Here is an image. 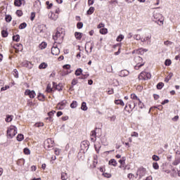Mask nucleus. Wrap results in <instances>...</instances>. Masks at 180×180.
Listing matches in <instances>:
<instances>
[{"label":"nucleus","instance_id":"nucleus-1","mask_svg":"<svg viewBox=\"0 0 180 180\" xmlns=\"http://www.w3.org/2000/svg\"><path fill=\"white\" fill-rule=\"evenodd\" d=\"M64 36H65V30L61 27H59L57 28L56 32L53 34V39L55 41H57V40L59 41H63Z\"/></svg>","mask_w":180,"mask_h":180},{"label":"nucleus","instance_id":"nucleus-2","mask_svg":"<svg viewBox=\"0 0 180 180\" xmlns=\"http://www.w3.org/2000/svg\"><path fill=\"white\" fill-rule=\"evenodd\" d=\"M18 134V128L13 125L10 126L7 130V136L8 139H13Z\"/></svg>","mask_w":180,"mask_h":180},{"label":"nucleus","instance_id":"nucleus-3","mask_svg":"<svg viewBox=\"0 0 180 180\" xmlns=\"http://www.w3.org/2000/svg\"><path fill=\"white\" fill-rule=\"evenodd\" d=\"M151 79V73L147 72H141L139 75V79L147 81Z\"/></svg>","mask_w":180,"mask_h":180},{"label":"nucleus","instance_id":"nucleus-4","mask_svg":"<svg viewBox=\"0 0 180 180\" xmlns=\"http://www.w3.org/2000/svg\"><path fill=\"white\" fill-rule=\"evenodd\" d=\"M135 62L137 63L136 65L134 67L135 70H140L143 65H144V63H143V58L140 56H137L134 58Z\"/></svg>","mask_w":180,"mask_h":180},{"label":"nucleus","instance_id":"nucleus-5","mask_svg":"<svg viewBox=\"0 0 180 180\" xmlns=\"http://www.w3.org/2000/svg\"><path fill=\"white\" fill-rule=\"evenodd\" d=\"M44 146L45 148H47V150H50L54 146V141L52 139H48L45 141Z\"/></svg>","mask_w":180,"mask_h":180},{"label":"nucleus","instance_id":"nucleus-6","mask_svg":"<svg viewBox=\"0 0 180 180\" xmlns=\"http://www.w3.org/2000/svg\"><path fill=\"white\" fill-rule=\"evenodd\" d=\"M51 54H53V56H58V54H60V49L56 44H53L51 48Z\"/></svg>","mask_w":180,"mask_h":180},{"label":"nucleus","instance_id":"nucleus-7","mask_svg":"<svg viewBox=\"0 0 180 180\" xmlns=\"http://www.w3.org/2000/svg\"><path fill=\"white\" fill-rule=\"evenodd\" d=\"M81 148H82V150H88V148H89V141H83L81 143Z\"/></svg>","mask_w":180,"mask_h":180},{"label":"nucleus","instance_id":"nucleus-8","mask_svg":"<svg viewBox=\"0 0 180 180\" xmlns=\"http://www.w3.org/2000/svg\"><path fill=\"white\" fill-rule=\"evenodd\" d=\"M146 170L145 168H140L136 173V175H139V178H143L146 175Z\"/></svg>","mask_w":180,"mask_h":180},{"label":"nucleus","instance_id":"nucleus-9","mask_svg":"<svg viewBox=\"0 0 180 180\" xmlns=\"http://www.w3.org/2000/svg\"><path fill=\"white\" fill-rule=\"evenodd\" d=\"M127 105L129 109H131V110H133V109H134V108H136V105H137V101H130L129 102L127 103Z\"/></svg>","mask_w":180,"mask_h":180},{"label":"nucleus","instance_id":"nucleus-10","mask_svg":"<svg viewBox=\"0 0 180 180\" xmlns=\"http://www.w3.org/2000/svg\"><path fill=\"white\" fill-rule=\"evenodd\" d=\"M21 65L22 67H25L26 68H32L33 65L32 64V63L27 61V60H25L21 63Z\"/></svg>","mask_w":180,"mask_h":180},{"label":"nucleus","instance_id":"nucleus-11","mask_svg":"<svg viewBox=\"0 0 180 180\" xmlns=\"http://www.w3.org/2000/svg\"><path fill=\"white\" fill-rule=\"evenodd\" d=\"M25 95H27L28 96H30V98H34V96H36V93L34 92V91H30V90H26L25 92Z\"/></svg>","mask_w":180,"mask_h":180},{"label":"nucleus","instance_id":"nucleus-12","mask_svg":"<svg viewBox=\"0 0 180 180\" xmlns=\"http://www.w3.org/2000/svg\"><path fill=\"white\" fill-rule=\"evenodd\" d=\"M90 136H91V141H92V143H95L96 141V131L95 130L91 131Z\"/></svg>","mask_w":180,"mask_h":180},{"label":"nucleus","instance_id":"nucleus-13","mask_svg":"<svg viewBox=\"0 0 180 180\" xmlns=\"http://www.w3.org/2000/svg\"><path fill=\"white\" fill-rule=\"evenodd\" d=\"M141 41H142V43H144V41H148L147 44H151V35L149 34L145 38H141Z\"/></svg>","mask_w":180,"mask_h":180},{"label":"nucleus","instance_id":"nucleus-14","mask_svg":"<svg viewBox=\"0 0 180 180\" xmlns=\"http://www.w3.org/2000/svg\"><path fill=\"white\" fill-rule=\"evenodd\" d=\"M49 18L51 20H56V19H58V14H56L53 12L49 13Z\"/></svg>","mask_w":180,"mask_h":180},{"label":"nucleus","instance_id":"nucleus-15","mask_svg":"<svg viewBox=\"0 0 180 180\" xmlns=\"http://www.w3.org/2000/svg\"><path fill=\"white\" fill-rule=\"evenodd\" d=\"M66 103H67V101H61L57 105L58 109H59L60 110H63V109H64V108H65Z\"/></svg>","mask_w":180,"mask_h":180},{"label":"nucleus","instance_id":"nucleus-16","mask_svg":"<svg viewBox=\"0 0 180 180\" xmlns=\"http://www.w3.org/2000/svg\"><path fill=\"white\" fill-rule=\"evenodd\" d=\"M129 74L130 72L127 70H123L119 72V76L122 77H127V75H129Z\"/></svg>","mask_w":180,"mask_h":180},{"label":"nucleus","instance_id":"nucleus-17","mask_svg":"<svg viewBox=\"0 0 180 180\" xmlns=\"http://www.w3.org/2000/svg\"><path fill=\"white\" fill-rule=\"evenodd\" d=\"M131 99L132 101H135L136 102H139V105L141 103V101L140 100V98H139V97H137V95L134 94H131Z\"/></svg>","mask_w":180,"mask_h":180},{"label":"nucleus","instance_id":"nucleus-18","mask_svg":"<svg viewBox=\"0 0 180 180\" xmlns=\"http://www.w3.org/2000/svg\"><path fill=\"white\" fill-rule=\"evenodd\" d=\"M83 34L82 32H75V37L77 40H81L82 39Z\"/></svg>","mask_w":180,"mask_h":180},{"label":"nucleus","instance_id":"nucleus-19","mask_svg":"<svg viewBox=\"0 0 180 180\" xmlns=\"http://www.w3.org/2000/svg\"><path fill=\"white\" fill-rule=\"evenodd\" d=\"M172 165L176 167V165H179L180 164V156H177L175 158V160L172 162Z\"/></svg>","mask_w":180,"mask_h":180},{"label":"nucleus","instance_id":"nucleus-20","mask_svg":"<svg viewBox=\"0 0 180 180\" xmlns=\"http://www.w3.org/2000/svg\"><path fill=\"white\" fill-rule=\"evenodd\" d=\"M38 99L39 101H41V102H44V101L46 99V96L41 93H39L38 95Z\"/></svg>","mask_w":180,"mask_h":180},{"label":"nucleus","instance_id":"nucleus-21","mask_svg":"<svg viewBox=\"0 0 180 180\" xmlns=\"http://www.w3.org/2000/svg\"><path fill=\"white\" fill-rule=\"evenodd\" d=\"M47 67H48L47 63H41L39 65V70H44V69H46V68H47Z\"/></svg>","mask_w":180,"mask_h":180},{"label":"nucleus","instance_id":"nucleus-22","mask_svg":"<svg viewBox=\"0 0 180 180\" xmlns=\"http://www.w3.org/2000/svg\"><path fill=\"white\" fill-rule=\"evenodd\" d=\"M75 75H77V77H79V75H82V69L78 68L75 72Z\"/></svg>","mask_w":180,"mask_h":180},{"label":"nucleus","instance_id":"nucleus-23","mask_svg":"<svg viewBox=\"0 0 180 180\" xmlns=\"http://www.w3.org/2000/svg\"><path fill=\"white\" fill-rule=\"evenodd\" d=\"M61 179L62 180H68V174L65 172L61 173Z\"/></svg>","mask_w":180,"mask_h":180},{"label":"nucleus","instance_id":"nucleus-24","mask_svg":"<svg viewBox=\"0 0 180 180\" xmlns=\"http://www.w3.org/2000/svg\"><path fill=\"white\" fill-rule=\"evenodd\" d=\"M109 165H112L113 167H116V165H117V162H116V160L115 159H111L109 161Z\"/></svg>","mask_w":180,"mask_h":180},{"label":"nucleus","instance_id":"nucleus-25","mask_svg":"<svg viewBox=\"0 0 180 180\" xmlns=\"http://www.w3.org/2000/svg\"><path fill=\"white\" fill-rule=\"evenodd\" d=\"M173 75H174L172 73H169L165 79V82H169V80L172 78Z\"/></svg>","mask_w":180,"mask_h":180},{"label":"nucleus","instance_id":"nucleus-26","mask_svg":"<svg viewBox=\"0 0 180 180\" xmlns=\"http://www.w3.org/2000/svg\"><path fill=\"white\" fill-rule=\"evenodd\" d=\"M82 110H88V106H86V103L82 102V106H81Z\"/></svg>","mask_w":180,"mask_h":180},{"label":"nucleus","instance_id":"nucleus-27","mask_svg":"<svg viewBox=\"0 0 180 180\" xmlns=\"http://www.w3.org/2000/svg\"><path fill=\"white\" fill-rule=\"evenodd\" d=\"M13 41H19L20 40V36L19 34L13 35Z\"/></svg>","mask_w":180,"mask_h":180},{"label":"nucleus","instance_id":"nucleus-28","mask_svg":"<svg viewBox=\"0 0 180 180\" xmlns=\"http://www.w3.org/2000/svg\"><path fill=\"white\" fill-rule=\"evenodd\" d=\"M5 20L8 23L12 21V16L11 15H6Z\"/></svg>","mask_w":180,"mask_h":180},{"label":"nucleus","instance_id":"nucleus-29","mask_svg":"<svg viewBox=\"0 0 180 180\" xmlns=\"http://www.w3.org/2000/svg\"><path fill=\"white\" fill-rule=\"evenodd\" d=\"M115 105H121V106H124V102L122 100H115Z\"/></svg>","mask_w":180,"mask_h":180},{"label":"nucleus","instance_id":"nucleus-30","mask_svg":"<svg viewBox=\"0 0 180 180\" xmlns=\"http://www.w3.org/2000/svg\"><path fill=\"white\" fill-rule=\"evenodd\" d=\"M94 12H95V8L91 6L87 11V15H92V13H94Z\"/></svg>","mask_w":180,"mask_h":180},{"label":"nucleus","instance_id":"nucleus-31","mask_svg":"<svg viewBox=\"0 0 180 180\" xmlns=\"http://www.w3.org/2000/svg\"><path fill=\"white\" fill-rule=\"evenodd\" d=\"M160 18H161V15L160 13H154L153 18L155 19V20H160Z\"/></svg>","mask_w":180,"mask_h":180},{"label":"nucleus","instance_id":"nucleus-32","mask_svg":"<svg viewBox=\"0 0 180 180\" xmlns=\"http://www.w3.org/2000/svg\"><path fill=\"white\" fill-rule=\"evenodd\" d=\"M27 26V24L26 22H22L19 25V29L20 30H23V29H26V27Z\"/></svg>","mask_w":180,"mask_h":180},{"label":"nucleus","instance_id":"nucleus-33","mask_svg":"<svg viewBox=\"0 0 180 180\" xmlns=\"http://www.w3.org/2000/svg\"><path fill=\"white\" fill-rule=\"evenodd\" d=\"M77 106H78V103L75 101H72V103L70 104V108H72V109H75Z\"/></svg>","mask_w":180,"mask_h":180},{"label":"nucleus","instance_id":"nucleus-34","mask_svg":"<svg viewBox=\"0 0 180 180\" xmlns=\"http://www.w3.org/2000/svg\"><path fill=\"white\" fill-rule=\"evenodd\" d=\"M23 139H25L23 134H19L17 136V140H18V141H22L23 140Z\"/></svg>","mask_w":180,"mask_h":180},{"label":"nucleus","instance_id":"nucleus-35","mask_svg":"<svg viewBox=\"0 0 180 180\" xmlns=\"http://www.w3.org/2000/svg\"><path fill=\"white\" fill-rule=\"evenodd\" d=\"M9 34V33H8V31L4 30L1 31V36L3 37H8V35Z\"/></svg>","mask_w":180,"mask_h":180},{"label":"nucleus","instance_id":"nucleus-36","mask_svg":"<svg viewBox=\"0 0 180 180\" xmlns=\"http://www.w3.org/2000/svg\"><path fill=\"white\" fill-rule=\"evenodd\" d=\"M13 116L12 115H6V122H7V123L11 122V121L13 119Z\"/></svg>","mask_w":180,"mask_h":180},{"label":"nucleus","instance_id":"nucleus-37","mask_svg":"<svg viewBox=\"0 0 180 180\" xmlns=\"http://www.w3.org/2000/svg\"><path fill=\"white\" fill-rule=\"evenodd\" d=\"M14 5L15 6H22V2L20 0H15Z\"/></svg>","mask_w":180,"mask_h":180},{"label":"nucleus","instance_id":"nucleus-38","mask_svg":"<svg viewBox=\"0 0 180 180\" xmlns=\"http://www.w3.org/2000/svg\"><path fill=\"white\" fill-rule=\"evenodd\" d=\"M13 74L15 78H19V72H18V70L14 69Z\"/></svg>","mask_w":180,"mask_h":180},{"label":"nucleus","instance_id":"nucleus-39","mask_svg":"<svg viewBox=\"0 0 180 180\" xmlns=\"http://www.w3.org/2000/svg\"><path fill=\"white\" fill-rule=\"evenodd\" d=\"M100 33L101 34H106L108 33V29H106V28H101L100 30Z\"/></svg>","mask_w":180,"mask_h":180},{"label":"nucleus","instance_id":"nucleus-40","mask_svg":"<svg viewBox=\"0 0 180 180\" xmlns=\"http://www.w3.org/2000/svg\"><path fill=\"white\" fill-rule=\"evenodd\" d=\"M24 151V154H25V155H30V150L27 148H24L23 150Z\"/></svg>","mask_w":180,"mask_h":180},{"label":"nucleus","instance_id":"nucleus-41","mask_svg":"<svg viewBox=\"0 0 180 180\" xmlns=\"http://www.w3.org/2000/svg\"><path fill=\"white\" fill-rule=\"evenodd\" d=\"M162 88H164V83H162V82H159V83L157 84V89H162Z\"/></svg>","mask_w":180,"mask_h":180},{"label":"nucleus","instance_id":"nucleus-42","mask_svg":"<svg viewBox=\"0 0 180 180\" xmlns=\"http://www.w3.org/2000/svg\"><path fill=\"white\" fill-rule=\"evenodd\" d=\"M43 126H44L43 122H37L34 124L35 127H43Z\"/></svg>","mask_w":180,"mask_h":180},{"label":"nucleus","instance_id":"nucleus-43","mask_svg":"<svg viewBox=\"0 0 180 180\" xmlns=\"http://www.w3.org/2000/svg\"><path fill=\"white\" fill-rule=\"evenodd\" d=\"M46 5H47V9H51L53 7V3H50L49 1L46 2Z\"/></svg>","mask_w":180,"mask_h":180},{"label":"nucleus","instance_id":"nucleus-44","mask_svg":"<svg viewBox=\"0 0 180 180\" xmlns=\"http://www.w3.org/2000/svg\"><path fill=\"white\" fill-rule=\"evenodd\" d=\"M123 39H124V36L123 34H120L117 37V41H122V40H123Z\"/></svg>","mask_w":180,"mask_h":180},{"label":"nucleus","instance_id":"nucleus-45","mask_svg":"<svg viewBox=\"0 0 180 180\" xmlns=\"http://www.w3.org/2000/svg\"><path fill=\"white\" fill-rule=\"evenodd\" d=\"M48 93H50L53 91V89H51V84H49L46 86V90Z\"/></svg>","mask_w":180,"mask_h":180},{"label":"nucleus","instance_id":"nucleus-46","mask_svg":"<svg viewBox=\"0 0 180 180\" xmlns=\"http://www.w3.org/2000/svg\"><path fill=\"white\" fill-rule=\"evenodd\" d=\"M60 153H61V149H60L58 148H56L54 149V153L56 154V155H58L60 154Z\"/></svg>","mask_w":180,"mask_h":180},{"label":"nucleus","instance_id":"nucleus-47","mask_svg":"<svg viewBox=\"0 0 180 180\" xmlns=\"http://www.w3.org/2000/svg\"><path fill=\"white\" fill-rule=\"evenodd\" d=\"M153 167L154 169H159L160 165H158V162H153Z\"/></svg>","mask_w":180,"mask_h":180},{"label":"nucleus","instance_id":"nucleus-48","mask_svg":"<svg viewBox=\"0 0 180 180\" xmlns=\"http://www.w3.org/2000/svg\"><path fill=\"white\" fill-rule=\"evenodd\" d=\"M77 29H82L84 27V23L82 22H77Z\"/></svg>","mask_w":180,"mask_h":180},{"label":"nucleus","instance_id":"nucleus-49","mask_svg":"<svg viewBox=\"0 0 180 180\" xmlns=\"http://www.w3.org/2000/svg\"><path fill=\"white\" fill-rule=\"evenodd\" d=\"M46 47H47V43H46V42H42V43L40 44V49H41V50L46 49Z\"/></svg>","mask_w":180,"mask_h":180},{"label":"nucleus","instance_id":"nucleus-50","mask_svg":"<svg viewBox=\"0 0 180 180\" xmlns=\"http://www.w3.org/2000/svg\"><path fill=\"white\" fill-rule=\"evenodd\" d=\"M152 160H153V161H160V157H158L157 155H153L152 156Z\"/></svg>","mask_w":180,"mask_h":180},{"label":"nucleus","instance_id":"nucleus-51","mask_svg":"<svg viewBox=\"0 0 180 180\" xmlns=\"http://www.w3.org/2000/svg\"><path fill=\"white\" fill-rule=\"evenodd\" d=\"M68 74H71V71H68V70H63L62 72V76L64 77L65 75H68Z\"/></svg>","mask_w":180,"mask_h":180},{"label":"nucleus","instance_id":"nucleus-52","mask_svg":"<svg viewBox=\"0 0 180 180\" xmlns=\"http://www.w3.org/2000/svg\"><path fill=\"white\" fill-rule=\"evenodd\" d=\"M172 63V62L171 61V60L167 59L165 62V65L167 66H169V65H171Z\"/></svg>","mask_w":180,"mask_h":180},{"label":"nucleus","instance_id":"nucleus-53","mask_svg":"<svg viewBox=\"0 0 180 180\" xmlns=\"http://www.w3.org/2000/svg\"><path fill=\"white\" fill-rule=\"evenodd\" d=\"M16 15L19 17L22 16L23 15V12L22 10H17L16 11Z\"/></svg>","mask_w":180,"mask_h":180},{"label":"nucleus","instance_id":"nucleus-54","mask_svg":"<svg viewBox=\"0 0 180 180\" xmlns=\"http://www.w3.org/2000/svg\"><path fill=\"white\" fill-rule=\"evenodd\" d=\"M134 39H135V40H141V36L139 34H135L134 35Z\"/></svg>","mask_w":180,"mask_h":180},{"label":"nucleus","instance_id":"nucleus-55","mask_svg":"<svg viewBox=\"0 0 180 180\" xmlns=\"http://www.w3.org/2000/svg\"><path fill=\"white\" fill-rule=\"evenodd\" d=\"M34 18H36V13H31V17H30V20L33 21L34 20Z\"/></svg>","mask_w":180,"mask_h":180},{"label":"nucleus","instance_id":"nucleus-56","mask_svg":"<svg viewBox=\"0 0 180 180\" xmlns=\"http://www.w3.org/2000/svg\"><path fill=\"white\" fill-rule=\"evenodd\" d=\"M131 137H139V133L134 131L131 134Z\"/></svg>","mask_w":180,"mask_h":180},{"label":"nucleus","instance_id":"nucleus-57","mask_svg":"<svg viewBox=\"0 0 180 180\" xmlns=\"http://www.w3.org/2000/svg\"><path fill=\"white\" fill-rule=\"evenodd\" d=\"M103 175L105 176V178H111L112 174H108V173H103Z\"/></svg>","mask_w":180,"mask_h":180},{"label":"nucleus","instance_id":"nucleus-58","mask_svg":"<svg viewBox=\"0 0 180 180\" xmlns=\"http://www.w3.org/2000/svg\"><path fill=\"white\" fill-rule=\"evenodd\" d=\"M124 161H126V158L123 157L122 159H120L119 160L120 164H121L122 165H123V163L124 162Z\"/></svg>","mask_w":180,"mask_h":180},{"label":"nucleus","instance_id":"nucleus-59","mask_svg":"<svg viewBox=\"0 0 180 180\" xmlns=\"http://www.w3.org/2000/svg\"><path fill=\"white\" fill-rule=\"evenodd\" d=\"M179 120V116H178V115L174 116V117L172 119V120H173V122H178Z\"/></svg>","mask_w":180,"mask_h":180},{"label":"nucleus","instance_id":"nucleus-60","mask_svg":"<svg viewBox=\"0 0 180 180\" xmlns=\"http://www.w3.org/2000/svg\"><path fill=\"white\" fill-rule=\"evenodd\" d=\"M164 44H165V46H171V45L172 44V42L170 41H165L164 42Z\"/></svg>","mask_w":180,"mask_h":180},{"label":"nucleus","instance_id":"nucleus-61","mask_svg":"<svg viewBox=\"0 0 180 180\" xmlns=\"http://www.w3.org/2000/svg\"><path fill=\"white\" fill-rule=\"evenodd\" d=\"M76 84H78V80H77L76 79H73L72 81V86H75Z\"/></svg>","mask_w":180,"mask_h":180},{"label":"nucleus","instance_id":"nucleus-62","mask_svg":"<svg viewBox=\"0 0 180 180\" xmlns=\"http://www.w3.org/2000/svg\"><path fill=\"white\" fill-rule=\"evenodd\" d=\"M63 68H64V70H70V68H71V65H63Z\"/></svg>","mask_w":180,"mask_h":180},{"label":"nucleus","instance_id":"nucleus-63","mask_svg":"<svg viewBox=\"0 0 180 180\" xmlns=\"http://www.w3.org/2000/svg\"><path fill=\"white\" fill-rule=\"evenodd\" d=\"M9 88V86H6L4 87H1V91H6V89H8Z\"/></svg>","mask_w":180,"mask_h":180},{"label":"nucleus","instance_id":"nucleus-64","mask_svg":"<svg viewBox=\"0 0 180 180\" xmlns=\"http://www.w3.org/2000/svg\"><path fill=\"white\" fill-rule=\"evenodd\" d=\"M89 6H91L93 4H94V0H89L88 1Z\"/></svg>","mask_w":180,"mask_h":180}]
</instances>
